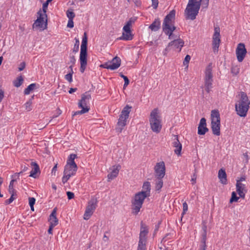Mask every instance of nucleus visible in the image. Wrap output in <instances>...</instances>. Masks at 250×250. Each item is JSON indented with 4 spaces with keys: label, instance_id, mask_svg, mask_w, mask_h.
<instances>
[{
    "label": "nucleus",
    "instance_id": "nucleus-1",
    "mask_svg": "<svg viewBox=\"0 0 250 250\" xmlns=\"http://www.w3.org/2000/svg\"><path fill=\"white\" fill-rule=\"evenodd\" d=\"M175 11L174 10H171L169 13L165 17L163 24V30L164 33L168 36V39L170 40L176 39V36H179V35H175L173 33V31L175 30V27L173 25V21L175 19Z\"/></svg>",
    "mask_w": 250,
    "mask_h": 250
},
{
    "label": "nucleus",
    "instance_id": "nucleus-2",
    "mask_svg": "<svg viewBox=\"0 0 250 250\" xmlns=\"http://www.w3.org/2000/svg\"><path fill=\"white\" fill-rule=\"evenodd\" d=\"M76 155L72 154L70 155L67 164L64 167L63 175L62 177V182L65 184L69 178L75 175L77 170V166L74 162Z\"/></svg>",
    "mask_w": 250,
    "mask_h": 250
},
{
    "label": "nucleus",
    "instance_id": "nucleus-3",
    "mask_svg": "<svg viewBox=\"0 0 250 250\" xmlns=\"http://www.w3.org/2000/svg\"><path fill=\"white\" fill-rule=\"evenodd\" d=\"M250 100L247 94L244 92L240 93V99L235 104V110L237 114L241 117H245L249 109Z\"/></svg>",
    "mask_w": 250,
    "mask_h": 250
},
{
    "label": "nucleus",
    "instance_id": "nucleus-4",
    "mask_svg": "<svg viewBox=\"0 0 250 250\" xmlns=\"http://www.w3.org/2000/svg\"><path fill=\"white\" fill-rule=\"evenodd\" d=\"M202 0H189L185 11L186 19L193 20L198 15Z\"/></svg>",
    "mask_w": 250,
    "mask_h": 250
},
{
    "label": "nucleus",
    "instance_id": "nucleus-5",
    "mask_svg": "<svg viewBox=\"0 0 250 250\" xmlns=\"http://www.w3.org/2000/svg\"><path fill=\"white\" fill-rule=\"evenodd\" d=\"M149 121L152 130L154 132L159 133L162 125L161 117L158 108H155L151 111Z\"/></svg>",
    "mask_w": 250,
    "mask_h": 250
},
{
    "label": "nucleus",
    "instance_id": "nucleus-6",
    "mask_svg": "<svg viewBox=\"0 0 250 250\" xmlns=\"http://www.w3.org/2000/svg\"><path fill=\"white\" fill-rule=\"evenodd\" d=\"M87 39L86 33L85 32L82 40L80 55L81 63L80 71L82 73L84 71L87 65Z\"/></svg>",
    "mask_w": 250,
    "mask_h": 250
},
{
    "label": "nucleus",
    "instance_id": "nucleus-7",
    "mask_svg": "<svg viewBox=\"0 0 250 250\" xmlns=\"http://www.w3.org/2000/svg\"><path fill=\"white\" fill-rule=\"evenodd\" d=\"M220 117L217 110H212L211 113V128L212 133L216 136L220 135Z\"/></svg>",
    "mask_w": 250,
    "mask_h": 250
},
{
    "label": "nucleus",
    "instance_id": "nucleus-8",
    "mask_svg": "<svg viewBox=\"0 0 250 250\" xmlns=\"http://www.w3.org/2000/svg\"><path fill=\"white\" fill-rule=\"evenodd\" d=\"M147 197L143 192H138L134 195L131 201L132 212L137 214L140 211L145 199Z\"/></svg>",
    "mask_w": 250,
    "mask_h": 250
},
{
    "label": "nucleus",
    "instance_id": "nucleus-9",
    "mask_svg": "<svg viewBox=\"0 0 250 250\" xmlns=\"http://www.w3.org/2000/svg\"><path fill=\"white\" fill-rule=\"evenodd\" d=\"M131 108V106L126 105L122 110L116 127V130L119 133L122 132L124 127L126 125V120L129 117Z\"/></svg>",
    "mask_w": 250,
    "mask_h": 250
},
{
    "label": "nucleus",
    "instance_id": "nucleus-10",
    "mask_svg": "<svg viewBox=\"0 0 250 250\" xmlns=\"http://www.w3.org/2000/svg\"><path fill=\"white\" fill-rule=\"evenodd\" d=\"M91 99V95L89 93H85L82 95L81 100L78 103V107L82 108L81 110L76 111L73 116L79 114H83L89 111L90 108L87 105Z\"/></svg>",
    "mask_w": 250,
    "mask_h": 250
},
{
    "label": "nucleus",
    "instance_id": "nucleus-11",
    "mask_svg": "<svg viewBox=\"0 0 250 250\" xmlns=\"http://www.w3.org/2000/svg\"><path fill=\"white\" fill-rule=\"evenodd\" d=\"M38 17L37 20L33 24V29L41 28L44 30L47 26V16L46 13H43L40 9L37 13Z\"/></svg>",
    "mask_w": 250,
    "mask_h": 250
},
{
    "label": "nucleus",
    "instance_id": "nucleus-12",
    "mask_svg": "<svg viewBox=\"0 0 250 250\" xmlns=\"http://www.w3.org/2000/svg\"><path fill=\"white\" fill-rule=\"evenodd\" d=\"M212 64L209 63L206 68L205 71L204 84L205 90L209 93L212 88L213 74L212 73Z\"/></svg>",
    "mask_w": 250,
    "mask_h": 250
},
{
    "label": "nucleus",
    "instance_id": "nucleus-13",
    "mask_svg": "<svg viewBox=\"0 0 250 250\" xmlns=\"http://www.w3.org/2000/svg\"><path fill=\"white\" fill-rule=\"evenodd\" d=\"M97 206V201L95 199H91L88 203L84 214L83 219L87 220L93 214Z\"/></svg>",
    "mask_w": 250,
    "mask_h": 250
},
{
    "label": "nucleus",
    "instance_id": "nucleus-14",
    "mask_svg": "<svg viewBox=\"0 0 250 250\" xmlns=\"http://www.w3.org/2000/svg\"><path fill=\"white\" fill-rule=\"evenodd\" d=\"M175 38L176 39H175L168 44L166 48V51H169L170 49V47L174 49H179V52L181 50L182 47L184 45V42L179 36H176Z\"/></svg>",
    "mask_w": 250,
    "mask_h": 250
},
{
    "label": "nucleus",
    "instance_id": "nucleus-15",
    "mask_svg": "<svg viewBox=\"0 0 250 250\" xmlns=\"http://www.w3.org/2000/svg\"><path fill=\"white\" fill-rule=\"evenodd\" d=\"M247 49L243 43L238 44L236 49V55L237 61L239 62H242L245 58L247 54Z\"/></svg>",
    "mask_w": 250,
    "mask_h": 250
},
{
    "label": "nucleus",
    "instance_id": "nucleus-16",
    "mask_svg": "<svg viewBox=\"0 0 250 250\" xmlns=\"http://www.w3.org/2000/svg\"><path fill=\"white\" fill-rule=\"evenodd\" d=\"M121 59L119 57H114L110 62H105L100 65L101 67L108 69L115 70L119 68L121 65Z\"/></svg>",
    "mask_w": 250,
    "mask_h": 250
},
{
    "label": "nucleus",
    "instance_id": "nucleus-17",
    "mask_svg": "<svg viewBox=\"0 0 250 250\" xmlns=\"http://www.w3.org/2000/svg\"><path fill=\"white\" fill-rule=\"evenodd\" d=\"M214 33L212 38V48L214 51H217L220 43V29L219 26H216L214 28Z\"/></svg>",
    "mask_w": 250,
    "mask_h": 250
},
{
    "label": "nucleus",
    "instance_id": "nucleus-18",
    "mask_svg": "<svg viewBox=\"0 0 250 250\" xmlns=\"http://www.w3.org/2000/svg\"><path fill=\"white\" fill-rule=\"evenodd\" d=\"M166 168L164 162L157 163L154 167L155 176L156 178H163L165 175Z\"/></svg>",
    "mask_w": 250,
    "mask_h": 250
},
{
    "label": "nucleus",
    "instance_id": "nucleus-19",
    "mask_svg": "<svg viewBox=\"0 0 250 250\" xmlns=\"http://www.w3.org/2000/svg\"><path fill=\"white\" fill-rule=\"evenodd\" d=\"M208 131L207 127L206 120L205 118H202L200 121L198 127V134L199 135H205Z\"/></svg>",
    "mask_w": 250,
    "mask_h": 250
},
{
    "label": "nucleus",
    "instance_id": "nucleus-20",
    "mask_svg": "<svg viewBox=\"0 0 250 250\" xmlns=\"http://www.w3.org/2000/svg\"><path fill=\"white\" fill-rule=\"evenodd\" d=\"M236 191L239 194L240 197L244 199L245 196V194L247 192L245 185L240 183V181H236Z\"/></svg>",
    "mask_w": 250,
    "mask_h": 250
},
{
    "label": "nucleus",
    "instance_id": "nucleus-21",
    "mask_svg": "<svg viewBox=\"0 0 250 250\" xmlns=\"http://www.w3.org/2000/svg\"><path fill=\"white\" fill-rule=\"evenodd\" d=\"M148 232L147 227L141 223V228L140 229L139 241L140 243H146V235Z\"/></svg>",
    "mask_w": 250,
    "mask_h": 250
},
{
    "label": "nucleus",
    "instance_id": "nucleus-22",
    "mask_svg": "<svg viewBox=\"0 0 250 250\" xmlns=\"http://www.w3.org/2000/svg\"><path fill=\"white\" fill-rule=\"evenodd\" d=\"M121 167L119 165L112 167L111 172L107 175L108 182L113 180L118 176Z\"/></svg>",
    "mask_w": 250,
    "mask_h": 250
},
{
    "label": "nucleus",
    "instance_id": "nucleus-23",
    "mask_svg": "<svg viewBox=\"0 0 250 250\" xmlns=\"http://www.w3.org/2000/svg\"><path fill=\"white\" fill-rule=\"evenodd\" d=\"M172 146L175 147L174 152L178 155H181V151L182 148V144L179 142L177 136H174V139L172 142Z\"/></svg>",
    "mask_w": 250,
    "mask_h": 250
},
{
    "label": "nucleus",
    "instance_id": "nucleus-24",
    "mask_svg": "<svg viewBox=\"0 0 250 250\" xmlns=\"http://www.w3.org/2000/svg\"><path fill=\"white\" fill-rule=\"evenodd\" d=\"M218 177L221 184H227V174L225 169L221 168L218 171Z\"/></svg>",
    "mask_w": 250,
    "mask_h": 250
},
{
    "label": "nucleus",
    "instance_id": "nucleus-25",
    "mask_svg": "<svg viewBox=\"0 0 250 250\" xmlns=\"http://www.w3.org/2000/svg\"><path fill=\"white\" fill-rule=\"evenodd\" d=\"M57 208H54L50 215V225L56 226L58 224V220L56 217Z\"/></svg>",
    "mask_w": 250,
    "mask_h": 250
},
{
    "label": "nucleus",
    "instance_id": "nucleus-26",
    "mask_svg": "<svg viewBox=\"0 0 250 250\" xmlns=\"http://www.w3.org/2000/svg\"><path fill=\"white\" fill-rule=\"evenodd\" d=\"M31 165L32 167V169L30 172V176L35 178L37 177V173L40 172L39 167L35 162H32Z\"/></svg>",
    "mask_w": 250,
    "mask_h": 250
},
{
    "label": "nucleus",
    "instance_id": "nucleus-27",
    "mask_svg": "<svg viewBox=\"0 0 250 250\" xmlns=\"http://www.w3.org/2000/svg\"><path fill=\"white\" fill-rule=\"evenodd\" d=\"M150 184L148 182H145L143 186V190L140 192H143L145 196L148 197L150 195Z\"/></svg>",
    "mask_w": 250,
    "mask_h": 250
},
{
    "label": "nucleus",
    "instance_id": "nucleus-28",
    "mask_svg": "<svg viewBox=\"0 0 250 250\" xmlns=\"http://www.w3.org/2000/svg\"><path fill=\"white\" fill-rule=\"evenodd\" d=\"M161 22L159 19H155V21L151 24L149 28L152 31H157L160 28Z\"/></svg>",
    "mask_w": 250,
    "mask_h": 250
},
{
    "label": "nucleus",
    "instance_id": "nucleus-29",
    "mask_svg": "<svg viewBox=\"0 0 250 250\" xmlns=\"http://www.w3.org/2000/svg\"><path fill=\"white\" fill-rule=\"evenodd\" d=\"M163 178H156L155 180V188L157 190H160L163 186Z\"/></svg>",
    "mask_w": 250,
    "mask_h": 250
},
{
    "label": "nucleus",
    "instance_id": "nucleus-30",
    "mask_svg": "<svg viewBox=\"0 0 250 250\" xmlns=\"http://www.w3.org/2000/svg\"><path fill=\"white\" fill-rule=\"evenodd\" d=\"M121 39L124 40H131L132 39V35L131 33V31H126L123 33V35Z\"/></svg>",
    "mask_w": 250,
    "mask_h": 250
},
{
    "label": "nucleus",
    "instance_id": "nucleus-31",
    "mask_svg": "<svg viewBox=\"0 0 250 250\" xmlns=\"http://www.w3.org/2000/svg\"><path fill=\"white\" fill-rule=\"evenodd\" d=\"M23 78L22 77V76H19L18 77L16 80H15L14 82H13V84H14V85L16 87H18L19 86H20L22 83H23Z\"/></svg>",
    "mask_w": 250,
    "mask_h": 250
},
{
    "label": "nucleus",
    "instance_id": "nucleus-32",
    "mask_svg": "<svg viewBox=\"0 0 250 250\" xmlns=\"http://www.w3.org/2000/svg\"><path fill=\"white\" fill-rule=\"evenodd\" d=\"M36 87L35 83H31L27 86L24 90V93L25 95L29 94L30 92L33 90Z\"/></svg>",
    "mask_w": 250,
    "mask_h": 250
},
{
    "label": "nucleus",
    "instance_id": "nucleus-33",
    "mask_svg": "<svg viewBox=\"0 0 250 250\" xmlns=\"http://www.w3.org/2000/svg\"><path fill=\"white\" fill-rule=\"evenodd\" d=\"M133 22V21H132L131 20L127 22L126 24L123 27V30L124 32L131 31L130 27Z\"/></svg>",
    "mask_w": 250,
    "mask_h": 250
},
{
    "label": "nucleus",
    "instance_id": "nucleus-34",
    "mask_svg": "<svg viewBox=\"0 0 250 250\" xmlns=\"http://www.w3.org/2000/svg\"><path fill=\"white\" fill-rule=\"evenodd\" d=\"M69 68L71 69V72L65 76V79L69 82L71 83L72 81V74L73 73L72 66H70Z\"/></svg>",
    "mask_w": 250,
    "mask_h": 250
},
{
    "label": "nucleus",
    "instance_id": "nucleus-35",
    "mask_svg": "<svg viewBox=\"0 0 250 250\" xmlns=\"http://www.w3.org/2000/svg\"><path fill=\"white\" fill-rule=\"evenodd\" d=\"M239 199V197L237 196L236 192L234 191H233L231 193V196L229 200V203H232L234 202H236L238 201Z\"/></svg>",
    "mask_w": 250,
    "mask_h": 250
},
{
    "label": "nucleus",
    "instance_id": "nucleus-36",
    "mask_svg": "<svg viewBox=\"0 0 250 250\" xmlns=\"http://www.w3.org/2000/svg\"><path fill=\"white\" fill-rule=\"evenodd\" d=\"M52 0H47L42 4V11L43 13H46L47 10V7L49 3H50Z\"/></svg>",
    "mask_w": 250,
    "mask_h": 250
},
{
    "label": "nucleus",
    "instance_id": "nucleus-37",
    "mask_svg": "<svg viewBox=\"0 0 250 250\" xmlns=\"http://www.w3.org/2000/svg\"><path fill=\"white\" fill-rule=\"evenodd\" d=\"M66 15L69 20L73 19L75 16V14L72 10L69 9L66 11Z\"/></svg>",
    "mask_w": 250,
    "mask_h": 250
},
{
    "label": "nucleus",
    "instance_id": "nucleus-38",
    "mask_svg": "<svg viewBox=\"0 0 250 250\" xmlns=\"http://www.w3.org/2000/svg\"><path fill=\"white\" fill-rule=\"evenodd\" d=\"M231 73L236 75L239 73V68L237 66H234L231 68Z\"/></svg>",
    "mask_w": 250,
    "mask_h": 250
},
{
    "label": "nucleus",
    "instance_id": "nucleus-39",
    "mask_svg": "<svg viewBox=\"0 0 250 250\" xmlns=\"http://www.w3.org/2000/svg\"><path fill=\"white\" fill-rule=\"evenodd\" d=\"M120 76L124 79V81H125V83L124 85V88H125L129 84V80L126 76L124 75L123 74H121Z\"/></svg>",
    "mask_w": 250,
    "mask_h": 250
},
{
    "label": "nucleus",
    "instance_id": "nucleus-40",
    "mask_svg": "<svg viewBox=\"0 0 250 250\" xmlns=\"http://www.w3.org/2000/svg\"><path fill=\"white\" fill-rule=\"evenodd\" d=\"M15 182V180H12L11 181L9 186V193H15V190L13 187L14 182Z\"/></svg>",
    "mask_w": 250,
    "mask_h": 250
},
{
    "label": "nucleus",
    "instance_id": "nucleus-41",
    "mask_svg": "<svg viewBox=\"0 0 250 250\" xmlns=\"http://www.w3.org/2000/svg\"><path fill=\"white\" fill-rule=\"evenodd\" d=\"M31 105H32L31 101H29L27 102L24 104L25 109L28 111H30L32 109Z\"/></svg>",
    "mask_w": 250,
    "mask_h": 250
},
{
    "label": "nucleus",
    "instance_id": "nucleus-42",
    "mask_svg": "<svg viewBox=\"0 0 250 250\" xmlns=\"http://www.w3.org/2000/svg\"><path fill=\"white\" fill-rule=\"evenodd\" d=\"M75 41L76 42L74 46L73 51L77 52L79 50V41L78 39L76 38Z\"/></svg>",
    "mask_w": 250,
    "mask_h": 250
},
{
    "label": "nucleus",
    "instance_id": "nucleus-43",
    "mask_svg": "<svg viewBox=\"0 0 250 250\" xmlns=\"http://www.w3.org/2000/svg\"><path fill=\"white\" fill-rule=\"evenodd\" d=\"M146 243L139 242L137 250H146Z\"/></svg>",
    "mask_w": 250,
    "mask_h": 250
},
{
    "label": "nucleus",
    "instance_id": "nucleus-44",
    "mask_svg": "<svg viewBox=\"0 0 250 250\" xmlns=\"http://www.w3.org/2000/svg\"><path fill=\"white\" fill-rule=\"evenodd\" d=\"M190 56L188 55H187L184 59V61L183 62V64L184 65H187V66L188 67V63L190 60Z\"/></svg>",
    "mask_w": 250,
    "mask_h": 250
},
{
    "label": "nucleus",
    "instance_id": "nucleus-45",
    "mask_svg": "<svg viewBox=\"0 0 250 250\" xmlns=\"http://www.w3.org/2000/svg\"><path fill=\"white\" fill-rule=\"evenodd\" d=\"M11 195V197L10 198L7 200L6 201H5V203L6 204H10L11 203H12L13 200L15 199V198L14 197V194H15V193H10Z\"/></svg>",
    "mask_w": 250,
    "mask_h": 250
},
{
    "label": "nucleus",
    "instance_id": "nucleus-46",
    "mask_svg": "<svg viewBox=\"0 0 250 250\" xmlns=\"http://www.w3.org/2000/svg\"><path fill=\"white\" fill-rule=\"evenodd\" d=\"M183 211L182 213L183 215L186 213L188 209V206L187 203L185 202L183 204Z\"/></svg>",
    "mask_w": 250,
    "mask_h": 250
},
{
    "label": "nucleus",
    "instance_id": "nucleus-47",
    "mask_svg": "<svg viewBox=\"0 0 250 250\" xmlns=\"http://www.w3.org/2000/svg\"><path fill=\"white\" fill-rule=\"evenodd\" d=\"M152 1V6L154 8L156 9L158 5V0H151Z\"/></svg>",
    "mask_w": 250,
    "mask_h": 250
},
{
    "label": "nucleus",
    "instance_id": "nucleus-48",
    "mask_svg": "<svg viewBox=\"0 0 250 250\" xmlns=\"http://www.w3.org/2000/svg\"><path fill=\"white\" fill-rule=\"evenodd\" d=\"M36 199L34 197H29V206L34 205L35 203Z\"/></svg>",
    "mask_w": 250,
    "mask_h": 250
},
{
    "label": "nucleus",
    "instance_id": "nucleus-49",
    "mask_svg": "<svg viewBox=\"0 0 250 250\" xmlns=\"http://www.w3.org/2000/svg\"><path fill=\"white\" fill-rule=\"evenodd\" d=\"M66 194L69 200L73 199L74 197V194L70 191H67Z\"/></svg>",
    "mask_w": 250,
    "mask_h": 250
},
{
    "label": "nucleus",
    "instance_id": "nucleus-50",
    "mask_svg": "<svg viewBox=\"0 0 250 250\" xmlns=\"http://www.w3.org/2000/svg\"><path fill=\"white\" fill-rule=\"evenodd\" d=\"M67 26L69 28H73L74 27L73 19L68 20Z\"/></svg>",
    "mask_w": 250,
    "mask_h": 250
},
{
    "label": "nucleus",
    "instance_id": "nucleus-51",
    "mask_svg": "<svg viewBox=\"0 0 250 250\" xmlns=\"http://www.w3.org/2000/svg\"><path fill=\"white\" fill-rule=\"evenodd\" d=\"M25 66V63L24 62H21L20 64V66H19V67L18 68L19 70L20 71H21L23 70L24 69Z\"/></svg>",
    "mask_w": 250,
    "mask_h": 250
},
{
    "label": "nucleus",
    "instance_id": "nucleus-52",
    "mask_svg": "<svg viewBox=\"0 0 250 250\" xmlns=\"http://www.w3.org/2000/svg\"><path fill=\"white\" fill-rule=\"evenodd\" d=\"M209 0H205L203 2V7L204 8H206L208 7V5Z\"/></svg>",
    "mask_w": 250,
    "mask_h": 250
},
{
    "label": "nucleus",
    "instance_id": "nucleus-53",
    "mask_svg": "<svg viewBox=\"0 0 250 250\" xmlns=\"http://www.w3.org/2000/svg\"><path fill=\"white\" fill-rule=\"evenodd\" d=\"M4 98V92L2 90L0 89V103L2 101Z\"/></svg>",
    "mask_w": 250,
    "mask_h": 250
},
{
    "label": "nucleus",
    "instance_id": "nucleus-54",
    "mask_svg": "<svg viewBox=\"0 0 250 250\" xmlns=\"http://www.w3.org/2000/svg\"><path fill=\"white\" fill-rule=\"evenodd\" d=\"M196 175L195 174H194L192 178L191 179V181L192 182V184L193 185L196 183Z\"/></svg>",
    "mask_w": 250,
    "mask_h": 250
},
{
    "label": "nucleus",
    "instance_id": "nucleus-55",
    "mask_svg": "<svg viewBox=\"0 0 250 250\" xmlns=\"http://www.w3.org/2000/svg\"><path fill=\"white\" fill-rule=\"evenodd\" d=\"M57 164H56L54 166V167H53L52 168V173L54 175H55V173L57 171Z\"/></svg>",
    "mask_w": 250,
    "mask_h": 250
},
{
    "label": "nucleus",
    "instance_id": "nucleus-56",
    "mask_svg": "<svg viewBox=\"0 0 250 250\" xmlns=\"http://www.w3.org/2000/svg\"><path fill=\"white\" fill-rule=\"evenodd\" d=\"M57 115H54L53 116V118H56L59 115H61L62 114V111L61 110V109H57Z\"/></svg>",
    "mask_w": 250,
    "mask_h": 250
},
{
    "label": "nucleus",
    "instance_id": "nucleus-57",
    "mask_svg": "<svg viewBox=\"0 0 250 250\" xmlns=\"http://www.w3.org/2000/svg\"><path fill=\"white\" fill-rule=\"evenodd\" d=\"M28 169V167H27L26 166H24L23 167V169H22V170L20 172L18 173V175H20L21 173L23 171H27V170Z\"/></svg>",
    "mask_w": 250,
    "mask_h": 250
},
{
    "label": "nucleus",
    "instance_id": "nucleus-58",
    "mask_svg": "<svg viewBox=\"0 0 250 250\" xmlns=\"http://www.w3.org/2000/svg\"><path fill=\"white\" fill-rule=\"evenodd\" d=\"M54 227L55 226H54L50 225L49 229L48 230V232L49 234H52V230H53V229L54 228Z\"/></svg>",
    "mask_w": 250,
    "mask_h": 250
},
{
    "label": "nucleus",
    "instance_id": "nucleus-59",
    "mask_svg": "<svg viewBox=\"0 0 250 250\" xmlns=\"http://www.w3.org/2000/svg\"><path fill=\"white\" fill-rule=\"evenodd\" d=\"M77 90V88H71L70 89V90H69V93L70 94H72L73 92H75Z\"/></svg>",
    "mask_w": 250,
    "mask_h": 250
},
{
    "label": "nucleus",
    "instance_id": "nucleus-60",
    "mask_svg": "<svg viewBox=\"0 0 250 250\" xmlns=\"http://www.w3.org/2000/svg\"><path fill=\"white\" fill-rule=\"evenodd\" d=\"M206 238H202V240H201V245H206Z\"/></svg>",
    "mask_w": 250,
    "mask_h": 250
},
{
    "label": "nucleus",
    "instance_id": "nucleus-61",
    "mask_svg": "<svg viewBox=\"0 0 250 250\" xmlns=\"http://www.w3.org/2000/svg\"><path fill=\"white\" fill-rule=\"evenodd\" d=\"M206 245H201L200 250H206Z\"/></svg>",
    "mask_w": 250,
    "mask_h": 250
},
{
    "label": "nucleus",
    "instance_id": "nucleus-62",
    "mask_svg": "<svg viewBox=\"0 0 250 250\" xmlns=\"http://www.w3.org/2000/svg\"><path fill=\"white\" fill-rule=\"evenodd\" d=\"M245 180V178L244 177H242L240 178L239 180H237V181H240V183H242V181H244Z\"/></svg>",
    "mask_w": 250,
    "mask_h": 250
},
{
    "label": "nucleus",
    "instance_id": "nucleus-63",
    "mask_svg": "<svg viewBox=\"0 0 250 250\" xmlns=\"http://www.w3.org/2000/svg\"><path fill=\"white\" fill-rule=\"evenodd\" d=\"M70 61L72 63H75V57L74 56H72V57H71L70 58Z\"/></svg>",
    "mask_w": 250,
    "mask_h": 250
},
{
    "label": "nucleus",
    "instance_id": "nucleus-64",
    "mask_svg": "<svg viewBox=\"0 0 250 250\" xmlns=\"http://www.w3.org/2000/svg\"><path fill=\"white\" fill-rule=\"evenodd\" d=\"M244 156L246 158V159H247V160L248 161V159H249V156L247 154V153H245L243 154Z\"/></svg>",
    "mask_w": 250,
    "mask_h": 250
}]
</instances>
